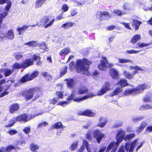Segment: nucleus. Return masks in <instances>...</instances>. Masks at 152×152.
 Returning <instances> with one entry per match:
<instances>
[{
  "label": "nucleus",
  "instance_id": "obj_64",
  "mask_svg": "<svg viewBox=\"0 0 152 152\" xmlns=\"http://www.w3.org/2000/svg\"><path fill=\"white\" fill-rule=\"evenodd\" d=\"M104 93V88H102L101 90H99L98 91L97 93V95L98 96L102 95Z\"/></svg>",
  "mask_w": 152,
  "mask_h": 152
},
{
  "label": "nucleus",
  "instance_id": "obj_50",
  "mask_svg": "<svg viewBox=\"0 0 152 152\" xmlns=\"http://www.w3.org/2000/svg\"><path fill=\"white\" fill-rule=\"evenodd\" d=\"M137 45L138 46V47L137 48H142L145 46H148V43H141L140 42L138 43L137 44Z\"/></svg>",
  "mask_w": 152,
  "mask_h": 152
},
{
  "label": "nucleus",
  "instance_id": "obj_22",
  "mask_svg": "<svg viewBox=\"0 0 152 152\" xmlns=\"http://www.w3.org/2000/svg\"><path fill=\"white\" fill-rule=\"evenodd\" d=\"M13 71V70H11L8 69H1L0 70V73L4 72L5 76L7 77L10 75Z\"/></svg>",
  "mask_w": 152,
  "mask_h": 152
},
{
  "label": "nucleus",
  "instance_id": "obj_17",
  "mask_svg": "<svg viewBox=\"0 0 152 152\" xmlns=\"http://www.w3.org/2000/svg\"><path fill=\"white\" fill-rule=\"evenodd\" d=\"M14 37V31L12 30H9L6 35V38L10 40L13 39Z\"/></svg>",
  "mask_w": 152,
  "mask_h": 152
},
{
  "label": "nucleus",
  "instance_id": "obj_6",
  "mask_svg": "<svg viewBox=\"0 0 152 152\" xmlns=\"http://www.w3.org/2000/svg\"><path fill=\"white\" fill-rule=\"evenodd\" d=\"M88 91L87 88L85 87H82L79 88L77 91L76 88H74L72 91V93L69 96H74V97H80L76 96L78 94H84L86 93Z\"/></svg>",
  "mask_w": 152,
  "mask_h": 152
},
{
  "label": "nucleus",
  "instance_id": "obj_12",
  "mask_svg": "<svg viewBox=\"0 0 152 152\" xmlns=\"http://www.w3.org/2000/svg\"><path fill=\"white\" fill-rule=\"evenodd\" d=\"M80 115H84L88 116L93 117L95 115V114L90 110H87L85 111H80L78 113Z\"/></svg>",
  "mask_w": 152,
  "mask_h": 152
},
{
  "label": "nucleus",
  "instance_id": "obj_39",
  "mask_svg": "<svg viewBox=\"0 0 152 152\" xmlns=\"http://www.w3.org/2000/svg\"><path fill=\"white\" fill-rule=\"evenodd\" d=\"M12 67L13 69H18L21 68H23L22 63H15L13 65Z\"/></svg>",
  "mask_w": 152,
  "mask_h": 152
},
{
  "label": "nucleus",
  "instance_id": "obj_28",
  "mask_svg": "<svg viewBox=\"0 0 152 152\" xmlns=\"http://www.w3.org/2000/svg\"><path fill=\"white\" fill-rule=\"evenodd\" d=\"M123 91V89L121 87H117L114 90L112 94V96L118 95L119 94L121 93Z\"/></svg>",
  "mask_w": 152,
  "mask_h": 152
},
{
  "label": "nucleus",
  "instance_id": "obj_43",
  "mask_svg": "<svg viewBox=\"0 0 152 152\" xmlns=\"http://www.w3.org/2000/svg\"><path fill=\"white\" fill-rule=\"evenodd\" d=\"M99 69L102 71H104V60L103 59L102 61H101V63L98 65Z\"/></svg>",
  "mask_w": 152,
  "mask_h": 152
},
{
  "label": "nucleus",
  "instance_id": "obj_4",
  "mask_svg": "<svg viewBox=\"0 0 152 152\" xmlns=\"http://www.w3.org/2000/svg\"><path fill=\"white\" fill-rule=\"evenodd\" d=\"M147 86L145 84L140 85L136 88L126 90L123 92V94L124 95H126L132 94L140 93L142 92L144 90L147 88Z\"/></svg>",
  "mask_w": 152,
  "mask_h": 152
},
{
  "label": "nucleus",
  "instance_id": "obj_40",
  "mask_svg": "<svg viewBox=\"0 0 152 152\" xmlns=\"http://www.w3.org/2000/svg\"><path fill=\"white\" fill-rule=\"evenodd\" d=\"M78 144V141H76L73 142L70 147V148L72 150H75L77 148V145Z\"/></svg>",
  "mask_w": 152,
  "mask_h": 152
},
{
  "label": "nucleus",
  "instance_id": "obj_15",
  "mask_svg": "<svg viewBox=\"0 0 152 152\" xmlns=\"http://www.w3.org/2000/svg\"><path fill=\"white\" fill-rule=\"evenodd\" d=\"M116 84L119 85L121 86L120 87H121L122 88L129 85V84L127 83V81L125 79H120Z\"/></svg>",
  "mask_w": 152,
  "mask_h": 152
},
{
  "label": "nucleus",
  "instance_id": "obj_54",
  "mask_svg": "<svg viewBox=\"0 0 152 152\" xmlns=\"http://www.w3.org/2000/svg\"><path fill=\"white\" fill-rule=\"evenodd\" d=\"M58 100V99L57 97H55L53 99H50L49 101L50 103L51 104H54L57 103Z\"/></svg>",
  "mask_w": 152,
  "mask_h": 152
},
{
  "label": "nucleus",
  "instance_id": "obj_42",
  "mask_svg": "<svg viewBox=\"0 0 152 152\" xmlns=\"http://www.w3.org/2000/svg\"><path fill=\"white\" fill-rule=\"evenodd\" d=\"M119 62L120 63H125L129 62H131V60L125 58H119L118 59Z\"/></svg>",
  "mask_w": 152,
  "mask_h": 152
},
{
  "label": "nucleus",
  "instance_id": "obj_29",
  "mask_svg": "<svg viewBox=\"0 0 152 152\" xmlns=\"http://www.w3.org/2000/svg\"><path fill=\"white\" fill-rule=\"evenodd\" d=\"M24 45L30 47H36L38 45V43L35 41H32L25 43Z\"/></svg>",
  "mask_w": 152,
  "mask_h": 152
},
{
  "label": "nucleus",
  "instance_id": "obj_13",
  "mask_svg": "<svg viewBox=\"0 0 152 152\" xmlns=\"http://www.w3.org/2000/svg\"><path fill=\"white\" fill-rule=\"evenodd\" d=\"M34 59L30 58L29 59H26L24 62L22 63L23 68H26L29 66L32 65L34 63Z\"/></svg>",
  "mask_w": 152,
  "mask_h": 152
},
{
  "label": "nucleus",
  "instance_id": "obj_34",
  "mask_svg": "<svg viewBox=\"0 0 152 152\" xmlns=\"http://www.w3.org/2000/svg\"><path fill=\"white\" fill-rule=\"evenodd\" d=\"M32 58L35 61H37L38 62L36 63V64L37 65L40 66L42 64V62L40 61V57L39 56H37L36 55H33Z\"/></svg>",
  "mask_w": 152,
  "mask_h": 152
},
{
  "label": "nucleus",
  "instance_id": "obj_25",
  "mask_svg": "<svg viewBox=\"0 0 152 152\" xmlns=\"http://www.w3.org/2000/svg\"><path fill=\"white\" fill-rule=\"evenodd\" d=\"M39 145L32 143L30 145V149L33 152H37V150L39 148Z\"/></svg>",
  "mask_w": 152,
  "mask_h": 152
},
{
  "label": "nucleus",
  "instance_id": "obj_10",
  "mask_svg": "<svg viewBox=\"0 0 152 152\" xmlns=\"http://www.w3.org/2000/svg\"><path fill=\"white\" fill-rule=\"evenodd\" d=\"M93 137L96 139L98 142L99 143L103 135L98 130H95L93 132Z\"/></svg>",
  "mask_w": 152,
  "mask_h": 152
},
{
  "label": "nucleus",
  "instance_id": "obj_36",
  "mask_svg": "<svg viewBox=\"0 0 152 152\" xmlns=\"http://www.w3.org/2000/svg\"><path fill=\"white\" fill-rule=\"evenodd\" d=\"M123 74L125 77L128 79H132L134 77L132 74H131L126 71L124 72Z\"/></svg>",
  "mask_w": 152,
  "mask_h": 152
},
{
  "label": "nucleus",
  "instance_id": "obj_1",
  "mask_svg": "<svg viewBox=\"0 0 152 152\" xmlns=\"http://www.w3.org/2000/svg\"><path fill=\"white\" fill-rule=\"evenodd\" d=\"M126 133L125 131L120 129L116 135V142L114 141L110 142L108 145L106 150V152H115L118 148L119 144L123 140H124Z\"/></svg>",
  "mask_w": 152,
  "mask_h": 152
},
{
  "label": "nucleus",
  "instance_id": "obj_57",
  "mask_svg": "<svg viewBox=\"0 0 152 152\" xmlns=\"http://www.w3.org/2000/svg\"><path fill=\"white\" fill-rule=\"evenodd\" d=\"M110 85L108 82H105V92L108 90H110Z\"/></svg>",
  "mask_w": 152,
  "mask_h": 152
},
{
  "label": "nucleus",
  "instance_id": "obj_32",
  "mask_svg": "<svg viewBox=\"0 0 152 152\" xmlns=\"http://www.w3.org/2000/svg\"><path fill=\"white\" fill-rule=\"evenodd\" d=\"M104 11H98L96 15L97 18L100 20H102L104 18Z\"/></svg>",
  "mask_w": 152,
  "mask_h": 152
},
{
  "label": "nucleus",
  "instance_id": "obj_27",
  "mask_svg": "<svg viewBox=\"0 0 152 152\" xmlns=\"http://www.w3.org/2000/svg\"><path fill=\"white\" fill-rule=\"evenodd\" d=\"M66 80L67 81V85L68 88H72L75 83V82L72 79H68Z\"/></svg>",
  "mask_w": 152,
  "mask_h": 152
},
{
  "label": "nucleus",
  "instance_id": "obj_58",
  "mask_svg": "<svg viewBox=\"0 0 152 152\" xmlns=\"http://www.w3.org/2000/svg\"><path fill=\"white\" fill-rule=\"evenodd\" d=\"M69 102L67 101H62L59 102L58 104L57 105H59L62 106H65L66 105L68 104Z\"/></svg>",
  "mask_w": 152,
  "mask_h": 152
},
{
  "label": "nucleus",
  "instance_id": "obj_21",
  "mask_svg": "<svg viewBox=\"0 0 152 152\" xmlns=\"http://www.w3.org/2000/svg\"><path fill=\"white\" fill-rule=\"evenodd\" d=\"M28 79L30 80L34 79L36 77H37L39 75L38 71H36L33 72L32 73L28 74Z\"/></svg>",
  "mask_w": 152,
  "mask_h": 152
},
{
  "label": "nucleus",
  "instance_id": "obj_41",
  "mask_svg": "<svg viewBox=\"0 0 152 152\" xmlns=\"http://www.w3.org/2000/svg\"><path fill=\"white\" fill-rule=\"evenodd\" d=\"M39 47L40 48L42 49L45 50H47L48 48L46 44L44 42L40 43L39 44L38 43V45Z\"/></svg>",
  "mask_w": 152,
  "mask_h": 152
},
{
  "label": "nucleus",
  "instance_id": "obj_61",
  "mask_svg": "<svg viewBox=\"0 0 152 152\" xmlns=\"http://www.w3.org/2000/svg\"><path fill=\"white\" fill-rule=\"evenodd\" d=\"M143 118V117H142L134 118H132V121L134 122H135L141 120Z\"/></svg>",
  "mask_w": 152,
  "mask_h": 152
},
{
  "label": "nucleus",
  "instance_id": "obj_9",
  "mask_svg": "<svg viewBox=\"0 0 152 152\" xmlns=\"http://www.w3.org/2000/svg\"><path fill=\"white\" fill-rule=\"evenodd\" d=\"M109 74L110 77L113 79L116 80L119 78V74L118 72L114 68H111L110 69Z\"/></svg>",
  "mask_w": 152,
  "mask_h": 152
},
{
  "label": "nucleus",
  "instance_id": "obj_59",
  "mask_svg": "<svg viewBox=\"0 0 152 152\" xmlns=\"http://www.w3.org/2000/svg\"><path fill=\"white\" fill-rule=\"evenodd\" d=\"M31 129L30 127H26L23 128V131L26 134H28L30 132Z\"/></svg>",
  "mask_w": 152,
  "mask_h": 152
},
{
  "label": "nucleus",
  "instance_id": "obj_55",
  "mask_svg": "<svg viewBox=\"0 0 152 152\" xmlns=\"http://www.w3.org/2000/svg\"><path fill=\"white\" fill-rule=\"evenodd\" d=\"M121 24L123 25L125 28L130 30H132V28L131 27L129 23L122 22L121 23Z\"/></svg>",
  "mask_w": 152,
  "mask_h": 152
},
{
  "label": "nucleus",
  "instance_id": "obj_3",
  "mask_svg": "<svg viewBox=\"0 0 152 152\" xmlns=\"http://www.w3.org/2000/svg\"><path fill=\"white\" fill-rule=\"evenodd\" d=\"M44 112L42 111H41L38 113L35 114L33 116H31L30 115L27 116L26 114H24L19 115L16 117H14L12 120L10 121V123L7 125H5V126L6 127H11L17 121H23L25 122L28 121L33 118H34L38 115L42 114Z\"/></svg>",
  "mask_w": 152,
  "mask_h": 152
},
{
  "label": "nucleus",
  "instance_id": "obj_51",
  "mask_svg": "<svg viewBox=\"0 0 152 152\" xmlns=\"http://www.w3.org/2000/svg\"><path fill=\"white\" fill-rule=\"evenodd\" d=\"M67 69V67L65 66L61 70L60 72L61 76H62L66 73Z\"/></svg>",
  "mask_w": 152,
  "mask_h": 152
},
{
  "label": "nucleus",
  "instance_id": "obj_53",
  "mask_svg": "<svg viewBox=\"0 0 152 152\" xmlns=\"http://www.w3.org/2000/svg\"><path fill=\"white\" fill-rule=\"evenodd\" d=\"M28 74L23 76V77L21 79L20 81L22 82H25L29 80H30L28 79Z\"/></svg>",
  "mask_w": 152,
  "mask_h": 152
},
{
  "label": "nucleus",
  "instance_id": "obj_60",
  "mask_svg": "<svg viewBox=\"0 0 152 152\" xmlns=\"http://www.w3.org/2000/svg\"><path fill=\"white\" fill-rule=\"evenodd\" d=\"M15 58L17 60H20L23 57V55L21 54H17L15 55Z\"/></svg>",
  "mask_w": 152,
  "mask_h": 152
},
{
  "label": "nucleus",
  "instance_id": "obj_35",
  "mask_svg": "<svg viewBox=\"0 0 152 152\" xmlns=\"http://www.w3.org/2000/svg\"><path fill=\"white\" fill-rule=\"evenodd\" d=\"M135 136L134 133H131L126 134L124 140L126 141L131 140Z\"/></svg>",
  "mask_w": 152,
  "mask_h": 152
},
{
  "label": "nucleus",
  "instance_id": "obj_20",
  "mask_svg": "<svg viewBox=\"0 0 152 152\" xmlns=\"http://www.w3.org/2000/svg\"><path fill=\"white\" fill-rule=\"evenodd\" d=\"M19 108V106L18 104H14L12 105L10 108V112L12 113L15 111L18 110Z\"/></svg>",
  "mask_w": 152,
  "mask_h": 152
},
{
  "label": "nucleus",
  "instance_id": "obj_5",
  "mask_svg": "<svg viewBox=\"0 0 152 152\" xmlns=\"http://www.w3.org/2000/svg\"><path fill=\"white\" fill-rule=\"evenodd\" d=\"M96 95V94L91 92L88 93L86 95L82 97H74L72 96H69L67 98V100L68 101H71L72 100L74 101L79 102L81 101L86 100L88 98H91Z\"/></svg>",
  "mask_w": 152,
  "mask_h": 152
},
{
  "label": "nucleus",
  "instance_id": "obj_62",
  "mask_svg": "<svg viewBox=\"0 0 152 152\" xmlns=\"http://www.w3.org/2000/svg\"><path fill=\"white\" fill-rule=\"evenodd\" d=\"M48 124V123L46 122H45L42 123H40L38 125V128H42L43 126H45Z\"/></svg>",
  "mask_w": 152,
  "mask_h": 152
},
{
  "label": "nucleus",
  "instance_id": "obj_45",
  "mask_svg": "<svg viewBox=\"0 0 152 152\" xmlns=\"http://www.w3.org/2000/svg\"><path fill=\"white\" fill-rule=\"evenodd\" d=\"M114 13L118 16H121L125 14V12H123L121 11L117 10L114 11Z\"/></svg>",
  "mask_w": 152,
  "mask_h": 152
},
{
  "label": "nucleus",
  "instance_id": "obj_24",
  "mask_svg": "<svg viewBox=\"0 0 152 152\" xmlns=\"http://www.w3.org/2000/svg\"><path fill=\"white\" fill-rule=\"evenodd\" d=\"M73 23L72 22H68L63 24L60 28L67 29L73 26Z\"/></svg>",
  "mask_w": 152,
  "mask_h": 152
},
{
  "label": "nucleus",
  "instance_id": "obj_37",
  "mask_svg": "<svg viewBox=\"0 0 152 152\" xmlns=\"http://www.w3.org/2000/svg\"><path fill=\"white\" fill-rule=\"evenodd\" d=\"M28 27V26L26 25H24L22 27H18L17 28V30L18 31V34L21 35L22 32L25 30Z\"/></svg>",
  "mask_w": 152,
  "mask_h": 152
},
{
  "label": "nucleus",
  "instance_id": "obj_14",
  "mask_svg": "<svg viewBox=\"0 0 152 152\" xmlns=\"http://www.w3.org/2000/svg\"><path fill=\"white\" fill-rule=\"evenodd\" d=\"M141 38V37L140 34H136L132 37L130 42L134 44L137 43Z\"/></svg>",
  "mask_w": 152,
  "mask_h": 152
},
{
  "label": "nucleus",
  "instance_id": "obj_31",
  "mask_svg": "<svg viewBox=\"0 0 152 152\" xmlns=\"http://www.w3.org/2000/svg\"><path fill=\"white\" fill-rule=\"evenodd\" d=\"M152 108V107L151 105L149 104H146L141 106L139 108V110H144L151 109Z\"/></svg>",
  "mask_w": 152,
  "mask_h": 152
},
{
  "label": "nucleus",
  "instance_id": "obj_23",
  "mask_svg": "<svg viewBox=\"0 0 152 152\" xmlns=\"http://www.w3.org/2000/svg\"><path fill=\"white\" fill-rule=\"evenodd\" d=\"M70 52V49L66 48L63 49L59 52V54L60 56L66 55L68 54Z\"/></svg>",
  "mask_w": 152,
  "mask_h": 152
},
{
  "label": "nucleus",
  "instance_id": "obj_44",
  "mask_svg": "<svg viewBox=\"0 0 152 152\" xmlns=\"http://www.w3.org/2000/svg\"><path fill=\"white\" fill-rule=\"evenodd\" d=\"M56 95L57 96L58 99H62L63 98V92L61 91H57L56 93Z\"/></svg>",
  "mask_w": 152,
  "mask_h": 152
},
{
  "label": "nucleus",
  "instance_id": "obj_8",
  "mask_svg": "<svg viewBox=\"0 0 152 152\" xmlns=\"http://www.w3.org/2000/svg\"><path fill=\"white\" fill-rule=\"evenodd\" d=\"M86 147L88 152H94L95 150L94 147L92 145H88V142L85 140H83V145L78 151V152H82Z\"/></svg>",
  "mask_w": 152,
  "mask_h": 152
},
{
  "label": "nucleus",
  "instance_id": "obj_16",
  "mask_svg": "<svg viewBox=\"0 0 152 152\" xmlns=\"http://www.w3.org/2000/svg\"><path fill=\"white\" fill-rule=\"evenodd\" d=\"M46 0H36L34 3V7L38 9L41 7L45 2Z\"/></svg>",
  "mask_w": 152,
  "mask_h": 152
},
{
  "label": "nucleus",
  "instance_id": "obj_56",
  "mask_svg": "<svg viewBox=\"0 0 152 152\" xmlns=\"http://www.w3.org/2000/svg\"><path fill=\"white\" fill-rule=\"evenodd\" d=\"M7 133L11 135H13L16 134L17 133V131L14 129H11L7 131Z\"/></svg>",
  "mask_w": 152,
  "mask_h": 152
},
{
  "label": "nucleus",
  "instance_id": "obj_38",
  "mask_svg": "<svg viewBox=\"0 0 152 152\" xmlns=\"http://www.w3.org/2000/svg\"><path fill=\"white\" fill-rule=\"evenodd\" d=\"M5 3H7V5L5 7V10H6V12H4L2 14L4 13L5 12H7V13L8 12L7 11L9 10L11 6V2L10 0H7Z\"/></svg>",
  "mask_w": 152,
  "mask_h": 152
},
{
  "label": "nucleus",
  "instance_id": "obj_26",
  "mask_svg": "<svg viewBox=\"0 0 152 152\" xmlns=\"http://www.w3.org/2000/svg\"><path fill=\"white\" fill-rule=\"evenodd\" d=\"M63 128V126L62 124L60 122H58L53 124L51 127V128L52 129H57L59 128Z\"/></svg>",
  "mask_w": 152,
  "mask_h": 152
},
{
  "label": "nucleus",
  "instance_id": "obj_7",
  "mask_svg": "<svg viewBox=\"0 0 152 152\" xmlns=\"http://www.w3.org/2000/svg\"><path fill=\"white\" fill-rule=\"evenodd\" d=\"M137 139L134 140L130 144L129 142H126L125 145V148L126 151L129 152H133L135 147L137 145Z\"/></svg>",
  "mask_w": 152,
  "mask_h": 152
},
{
  "label": "nucleus",
  "instance_id": "obj_2",
  "mask_svg": "<svg viewBox=\"0 0 152 152\" xmlns=\"http://www.w3.org/2000/svg\"><path fill=\"white\" fill-rule=\"evenodd\" d=\"M91 64L92 62L86 58L77 59L76 66L77 72L88 75V66Z\"/></svg>",
  "mask_w": 152,
  "mask_h": 152
},
{
  "label": "nucleus",
  "instance_id": "obj_49",
  "mask_svg": "<svg viewBox=\"0 0 152 152\" xmlns=\"http://www.w3.org/2000/svg\"><path fill=\"white\" fill-rule=\"evenodd\" d=\"M15 148V147L13 146L10 145L6 148H5V151L6 152H10L11 150L14 149Z\"/></svg>",
  "mask_w": 152,
  "mask_h": 152
},
{
  "label": "nucleus",
  "instance_id": "obj_47",
  "mask_svg": "<svg viewBox=\"0 0 152 152\" xmlns=\"http://www.w3.org/2000/svg\"><path fill=\"white\" fill-rule=\"evenodd\" d=\"M104 125V118H101L99 120V122L98 124L99 127H102Z\"/></svg>",
  "mask_w": 152,
  "mask_h": 152
},
{
  "label": "nucleus",
  "instance_id": "obj_30",
  "mask_svg": "<svg viewBox=\"0 0 152 152\" xmlns=\"http://www.w3.org/2000/svg\"><path fill=\"white\" fill-rule=\"evenodd\" d=\"M49 19H47L45 21V23L46 24L44 26L45 28H47L48 27L51 26L54 22L55 19H53L49 22Z\"/></svg>",
  "mask_w": 152,
  "mask_h": 152
},
{
  "label": "nucleus",
  "instance_id": "obj_33",
  "mask_svg": "<svg viewBox=\"0 0 152 152\" xmlns=\"http://www.w3.org/2000/svg\"><path fill=\"white\" fill-rule=\"evenodd\" d=\"M34 92V90L33 89L29 90L28 93L25 96L26 100H28L31 99L33 96Z\"/></svg>",
  "mask_w": 152,
  "mask_h": 152
},
{
  "label": "nucleus",
  "instance_id": "obj_52",
  "mask_svg": "<svg viewBox=\"0 0 152 152\" xmlns=\"http://www.w3.org/2000/svg\"><path fill=\"white\" fill-rule=\"evenodd\" d=\"M69 9L68 5L66 4H64L61 7V10L63 12H66Z\"/></svg>",
  "mask_w": 152,
  "mask_h": 152
},
{
  "label": "nucleus",
  "instance_id": "obj_48",
  "mask_svg": "<svg viewBox=\"0 0 152 152\" xmlns=\"http://www.w3.org/2000/svg\"><path fill=\"white\" fill-rule=\"evenodd\" d=\"M113 66V64L108 62L107 58L105 57V67L110 68Z\"/></svg>",
  "mask_w": 152,
  "mask_h": 152
},
{
  "label": "nucleus",
  "instance_id": "obj_19",
  "mask_svg": "<svg viewBox=\"0 0 152 152\" xmlns=\"http://www.w3.org/2000/svg\"><path fill=\"white\" fill-rule=\"evenodd\" d=\"M130 68L132 69L135 70H134L133 73L132 74L133 75H135L137 73H138L139 72L138 71H143V69L141 67H140L138 66L137 65L135 66H130Z\"/></svg>",
  "mask_w": 152,
  "mask_h": 152
},
{
  "label": "nucleus",
  "instance_id": "obj_11",
  "mask_svg": "<svg viewBox=\"0 0 152 152\" xmlns=\"http://www.w3.org/2000/svg\"><path fill=\"white\" fill-rule=\"evenodd\" d=\"M132 26L136 31L139 29L140 26L142 23L141 21L137 19H133L132 20Z\"/></svg>",
  "mask_w": 152,
  "mask_h": 152
},
{
  "label": "nucleus",
  "instance_id": "obj_18",
  "mask_svg": "<svg viewBox=\"0 0 152 152\" xmlns=\"http://www.w3.org/2000/svg\"><path fill=\"white\" fill-rule=\"evenodd\" d=\"M147 124V123L145 121L142 122L140 126L138 127L137 130V132L138 133H140L141 132L146 126Z\"/></svg>",
  "mask_w": 152,
  "mask_h": 152
},
{
  "label": "nucleus",
  "instance_id": "obj_46",
  "mask_svg": "<svg viewBox=\"0 0 152 152\" xmlns=\"http://www.w3.org/2000/svg\"><path fill=\"white\" fill-rule=\"evenodd\" d=\"M141 50H127L126 52L129 54H132L133 53H137L141 52Z\"/></svg>",
  "mask_w": 152,
  "mask_h": 152
},
{
  "label": "nucleus",
  "instance_id": "obj_63",
  "mask_svg": "<svg viewBox=\"0 0 152 152\" xmlns=\"http://www.w3.org/2000/svg\"><path fill=\"white\" fill-rule=\"evenodd\" d=\"M75 63L73 61H72L69 64V68L71 70H72L75 68Z\"/></svg>",
  "mask_w": 152,
  "mask_h": 152
}]
</instances>
